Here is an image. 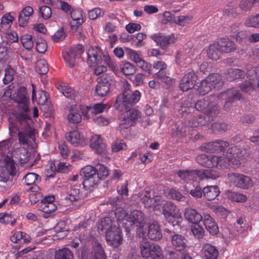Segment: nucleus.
<instances>
[{
  "label": "nucleus",
  "instance_id": "nucleus-18",
  "mask_svg": "<svg viewBox=\"0 0 259 259\" xmlns=\"http://www.w3.org/2000/svg\"><path fill=\"white\" fill-rule=\"evenodd\" d=\"M86 54L87 63L90 66L96 65L101 60V53L98 48L89 47Z\"/></svg>",
  "mask_w": 259,
  "mask_h": 259
},
{
  "label": "nucleus",
  "instance_id": "nucleus-6",
  "mask_svg": "<svg viewBox=\"0 0 259 259\" xmlns=\"http://www.w3.org/2000/svg\"><path fill=\"white\" fill-rule=\"evenodd\" d=\"M195 108L197 110L202 112L205 115L213 119L220 113L219 105L208 97L198 101L195 104Z\"/></svg>",
  "mask_w": 259,
  "mask_h": 259
},
{
  "label": "nucleus",
  "instance_id": "nucleus-22",
  "mask_svg": "<svg viewBox=\"0 0 259 259\" xmlns=\"http://www.w3.org/2000/svg\"><path fill=\"white\" fill-rule=\"evenodd\" d=\"M206 229L211 235H215L219 232V228L213 219L208 213H203L202 220Z\"/></svg>",
  "mask_w": 259,
  "mask_h": 259
},
{
  "label": "nucleus",
  "instance_id": "nucleus-58",
  "mask_svg": "<svg viewBox=\"0 0 259 259\" xmlns=\"http://www.w3.org/2000/svg\"><path fill=\"white\" fill-rule=\"evenodd\" d=\"M14 70L10 67L7 66L5 69V76L3 78V81L5 84H8L13 80L14 78Z\"/></svg>",
  "mask_w": 259,
  "mask_h": 259
},
{
  "label": "nucleus",
  "instance_id": "nucleus-48",
  "mask_svg": "<svg viewBox=\"0 0 259 259\" xmlns=\"http://www.w3.org/2000/svg\"><path fill=\"white\" fill-rule=\"evenodd\" d=\"M212 89L209 84V82L206 80V78L203 79L200 85L198 87L197 91L200 95L204 96L208 94Z\"/></svg>",
  "mask_w": 259,
  "mask_h": 259
},
{
  "label": "nucleus",
  "instance_id": "nucleus-57",
  "mask_svg": "<svg viewBox=\"0 0 259 259\" xmlns=\"http://www.w3.org/2000/svg\"><path fill=\"white\" fill-rule=\"evenodd\" d=\"M109 106L105 104L97 103L91 107V112L93 114H98L109 109Z\"/></svg>",
  "mask_w": 259,
  "mask_h": 259
},
{
  "label": "nucleus",
  "instance_id": "nucleus-13",
  "mask_svg": "<svg viewBox=\"0 0 259 259\" xmlns=\"http://www.w3.org/2000/svg\"><path fill=\"white\" fill-rule=\"evenodd\" d=\"M197 79V75L193 71H191L185 74L180 83V89L183 92H187L195 86Z\"/></svg>",
  "mask_w": 259,
  "mask_h": 259
},
{
  "label": "nucleus",
  "instance_id": "nucleus-59",
  "mask_svg": "<svg viewBox=\"0 0 259 259\" xmlns=\"http://www.w3.org/2000/svg\"><path fill=\"white\" fill-rule=\"evenodd\" d=\"M36 50L39 53H44L47 49V45L45 40L42 38H37L36 41Z\"/></svg>",
  "mask_w": 259,
  "mask_h": 259
},
{
  "label": "nucleus",
  "instance_id": "nucleus-28",
  "mask_svg": "<svg viewBox=\"0 0 259 259\" xmlns=\"http://www.w3.org/2000/svg\"><path fill=\"white\" fill-rule=\"evenodd\" d=\"M217 44L222 53H229L236 49L235 44L229 38H222Z\"/></svg>",
  "mask_w": 259,
  "mask_h": 259
},
{
  "label": "nucleus",
  "instance_id": "nucleus-20",
  "mask_svg": "<svg viewBox=\"0 0 259 259\" xmlns=\"http://www.w3.org/2000/svg\"><path fill=\"white\" fill-rule=\"evenodd\" d=\"M213 120V118L206 115L199 114L194 116L189 120V125L192 127H198L205 126Z\"/></svg>",
  "mask_w": 259,
  "mask_h": 259
},
{
  "label": "nucleus",
  "instance_id": "nucleus-36",
  "mask_svg": "<svg viewBox=\"0 0 259 259\" xmlns=\"http://www.w3.org/2000/svg\"><path fill=\"white\" fill-rule=\"evenodd\" d=\"M116 223L113 222L110 218L106 217L101 220L98 228L102 231H104L106 233L107 231L113 230V226H116Z\"/></svg>",
  "mask_w": 259,
  "mask_h": 259
},
{
  "label": "nucleus",
  "instance_id": "nucleus-52",
  "mask_svg": "<svg viewBox=\"0 0 259 259\" xmlns=\"http://www.w3.org/2000/svg\"><path fill=\"white\" fill-rule=\"evenodd\" d=\"M191 231L194 236L198 239L202 238L204 233L203 228L199 224V223L193 224L191 228Z\"/></svg>",
  "mask_w": 259,
  "mask_h": 259
},
{
  "label": "nucleus",
  "instance_id": "nucleus-8",
  "mask_svg": "<svg viewBox=\"0 0 259 259\" xmlns=\"http://www.w3.org/2000/svg\"><path fill=\"white\" fill-rule=\"evenodd\" d=\"M162 213L165 219L171 222L172 226L179 225L182 220L180 210L171 201H167L162 206Z\"/></svg>",
  "mask_w": 259,
  "mask_h": 259
},
{
  "label": "nucleus",
  "instance_id": "nucleus-41",
  "mask_svg": "<svg viewBox=\"0 0 259 259\" xmlns=\"http://www.w3.org/2000/svg\"><path fill=\"white\" fill-rule=\"evenodd\" d=\"M58 90L66 98L73 99L76 96L75 91L71 87L65 84H60L58 87Z\"/></svg>",
  "mask_w": 259,
  "mask_h": 259
},
{
  "label": "nucleus",
  "instance_id": "nucleus-7",
  "mask_svg": "<svg viewBox=\"0 0 259 259\" xmlns=\"http://www.w3.org/2000/svg\"><path fill=\"white\" fill-rule=\"evenodd\" d=\"M227 176L230 183L237 188L248 190L253 185V182L251 178L243 174L230 172L228 174Z\"/></svg>",
  "mask_w": 259,
  "mask_h": 259
},
{
  "label": "nucleus",
  "instance_id": "nucleus-12",
  "mask_svg": "<svg viewBox=\"0 0 259 259\" xmlns=\"http://www.w3.org/2000/svg\"><path fill=\"white\" fill-rule=\"evenodd\" d=\"M107 244L113 247L119 246L122 242L121 231L117 226H113V230L107 231L106 233Z\"/></svg>",
  "mask_w": 259,
  "mask_h": 259
},
{
  "label": "nucleus",
  "instance_id": "nucleus-24",
  "mask_svg": "<svg viewBox=\"0 0 259 259\" xmlns=\"http://www.w3.org/2000/svg\"><path fill=\"white\" fill-rule=\"evenodd\" d=\"M202 251L206 259H217L219 256V251L217 247L208 243L202 245Z\"/></svg>",
  "mask_w": 259,
  "mask_h": 259
},
{
  "label": "nucleus",
  "instance_id": "nucleus-11",
  "mask_svg": "<svg viewBox=\"0 0 259 259\" xmlns=\"http://www.w3.org/2000/svg\"><path fill=\"white\" fill-rule=\"evenodd\" d=\"M83 52L82 46L78 45L70 48L67 52H63V57L66 65L70 68L73 67L76 58L80 56Z\"/></svg>",
  "mask_w": 259,
  "mask_h": 259
},
{
  "label": "nucleus",
  "instance_id": "nucleus-56",
  "mask_svg": "<svg viewBox=\"0 0 259 259\" xmlns=\"http://www.w3.org/2000/svg\"><path fill=\"white\" fill-rule=\"evenodd\" d=\"M211 129L214 133H222L227 131L228 125L224 122H214L211 125Z\"/></svg>",
  "mask_w": 259,
  "mask_h": 259
},
{
  "label": "nucleus",
  "instance_id": "nucleus-45",
  "mask_svg": "<svg viewBox=\"0 0 259 259\" xmlns=\"http://www.w3.org/2000/svg\"><path fill=\"white\" fill-rule=\"evenodd\" d=\"M99 182V179L96 176L92 177L85 178L83 181L82 184L83 187L86 190H91V188L92 187H93L95 185L98 184Z\"/></svg>",
  "mask_w": 259,
  "mask_h": 259
},
{
  "label": "nucleus",
  "instance_id": "nucleus-14",
  "mask_svg": "<svg viewBox=\"0 0 259 259\" xmlns=\"http://www.w3.org/2000/svg\"><path fill=\"white\" fill-rule=\"evenodd\" d=\"M90 146L97 154L103 156L107 155V145L100 135H95L92 137Z\"/></svg>",
  "mask_w": 259,
  "mask_h": 259
},
{
  "label": "nucleus",
  "instance_id": "nucleus-37",
  "mask_svg": "<svg viewBox=\"0 0 259 259\" xmlns=\"http://www.w3.org/2000/svg\"><path fill=\"white\" fill-rule=\"evenodd\" d=\"M240 88L243 92L250 95L255 91L256 82L245 80L240 83Z\"/></svg>",
  "mask_w": 259,
  "mask_h": 259
},
{
  "label": "nucleus",
  "instance_id": "nucleus-9",
  "mask_svg": "<svg viewBox=\"0 0 259 259\" xmlns=\"http://www.w3.org/2000/svg\"><path fill=\"white\" fill-rule=\"evenodd\" d=\"M217 98L220 100L225 101L224 109L227 111L230 110V108L233 103L241 100L242 95L238 90L231 88L218 94Z\"/></svg>",
  "mask_w": 259,
  "mask_h": 259
},
{
  "label": "nucleus",
  "instance_id": "nucleus-2",
  "mask_svg": "<svg viewBox=\"0 0 259 259\" xmlns=\"http://www.w3.org/2000/svg\"><path fill=\"white\" fill-rule=\"evenodd\" d=\"M7 153L2 160L0 165V182L7 183L10 177L17 175L16 164H23L29 160V154L23 147L14 150L9 149V142L4 141L0 144V153Z\"/></svg>",
  "mask_w": 259,
  "mask_h": 259
},
{
  "label": "nucleus",
  "instance_id": "nucleus-44",
  "mask_svg": "<svg viewBox=\"0 0 259 259\" xmlns=\"http://www.w3.org/2000/svg\"><path fill=\"white\" fill-rule=\"evenodd\" d=\"M24 183L26 185H31L38 183L40 180V177L33 172L28 173L23 178Z\"/></svg>",
  "mask_w": 259,
  "mask_h": 259
},
{
  "label": "nucleus",
  "instance_id": "nucleus-54",
  "mask_svg": "<svg viewBox=\"0 0 259 259\" xmlns=\"http://www.w3.org/2000/svg\"><path fill=\"white\" fill-rule=\"evenodd\" d=\"M168 71L166 69L159 70L157 73L154 74V77L161 79L166 84H169L171 82V79L167 75Z\"/></svg>",
  "mask_w": 259,
  "mask_h": 259
},
{
  "label": "nucleus",
  "instance_id": "nucleus-38",
  "mask_svg": "<svg viewBox=\"0 0 259 259\" xmlns=\"http://www.w3.org/2000/svg\"><path fill=\"white\" fill-rule=\"evenodd\" d=\"M221 51L219 50V47L217 44H213L209 45L207 51V54L208 58L212 60H217L220 58V55Z\"/></svg>",
  "mask_w": 259,
  "mask_h": 259
},
{
  "label": "nucleus",
  "instance_id": "nucleus-46",
  "mask_svg": "<svg viewBox=\"0 0 259 259\" xmlns=\"http://www.w3.org/2000/svg\"><path fill=\"white\" fill-rule=\"evenodd\" d=\"M49 70L48 63L45 59H40L36 62V71L39 74H45Z\"/></svg>",
  "mask_w": 259,
  "mask_h": 259
},
{
  "label": "nucleus",
  "instance_id": "nucleus-51",
  "mask_svg": "<svg viewBox=\"0 0 259 259\" xmlns=\"http://www.w3.org/2000/svg\"><path fill=\"white\" fill-rule=\"evenodd\" d=\"M65 198L71 201L78 200L80 198L79 189L76 186L71 187Z\"/></svg>",
  "mask_w": 259,
  "mask_h": 259
},
{
  "label": "nucleus",
  "instance_id": "nucleus-16",
  "mask_svg": "<svg viewBox=\"0 0 259 259\" xmlns=\"http://www.w3.org/2000/svg\"><path fill=\"white\" fill-rule=\"evenodd\" d=\"M65 138L68 142L75 146H83L87 144L85 138L78 131L67 133Z\"/></svg>",
  "mask_w": 259,
  "mask_h": 259
},
{
  "label": "nucleus",
  "instance_id": "nucleus-32",
  "mask_svg": "<svg viewBox=\"0 0 259 259\" xmlns=\"http://www.w3.org/2000/svg\"><path fill=\"white\" fill-rule=\"evenodd\" d=\"M98 84L96 85L95 92L97 96H105L110 91V84L108 82H101V78H98Z\"/></svg>",
  "mask_w": 259,
  "mask_h": 259
},
{
  "label": "nucleus",
  "instance_id": "nucleus-30",
  "mask_svg": "<svg viewBox=\"0 0 259 259\" xmlns=\"http://www.w3.org/2000/svg\"><path fill=\"white\" fill-rule=\"evenodd\" d=\"M205 78L212 89L219 90L223 85L222 77L220 74L212 73Z\"/></svg>",
  "mask_w": 259,
  "mask_h": 259
},
{
  "label": "nucleus",
  "instance_id": "nucleus-17",
  "mask_svg": "<svg viewBox=\"0 0 259 259\" xmlns=\"http://www.w3.org/2000/svg\"><path fill=\"white\" fill-rule=\"evenodd\" d=\"M187 240L182 235L175 234L171 237V243L174 249L182 253L187 251Z\"/></svg>",
  "mask_w": 259,
  "mask_h": 259
},
{
  "label": "nucleus",
  "instance_id": "nucleus-25",
  "mask_svg": "<svg viewBox=\"0 0 259 259\" xmlns=\"http://www.w3.org/2000/svg\"><path fill=\"white\" fill-rule=\"evenodd\" d=\"M33 14V9L30 6L24 8L20 12L18 18L19 24L20 26H25L29 22L30 18Z\"/></svg>",
  "mask_w": 259,
  "mask_h": 259
},
{
  "label": "nucleus",
  "instance_id": "nucleus-60",
  "mask_svg": "<svg viewBox=\"0 0 259 259\" xmlns=\"http://www.w3.org/2000/svg\"><path fill=\"white\" fill-rule=\"evenodd\" d=\"M246 77L249 80L256 82L259 78V74H258L256 69L254 67H251L247 70Z\"/></svg>",
  "mask_w": 259,
  "mask_h": 259
},
{
  "label": "nucleus",
  "instance_id": "nucleus-35",
  "mask_svg": "<svg viewBox=\"0 0 259 259\" xmlns=\"http://www.w3.org/2000/svg\"><path fill=\"white\" fill-rule=\"evenodd\" d=\"M195 172L193 170L180 169L177 171L178 176L185 182L195 181Z\"/></svg>",
  "mask_w": 259,
  "mask_h": 259
},
{
  "label": "nucleus",
  "instance_id": "nucleus-19",
  "mask_svg": "<svg viewBox=\"0 0 259 259\" xmlns=\"http://www.w3.org/2000/svg\"><path fill=\"white\" fill-rule=\"evenodd\" d=\"M151 37L163 50L167 49L170 45L173 44L176 41V38L174 34L167 36L155 34Z\"/></svg>",
  "mask_w": 259,
  "mask_h": 259
},
{
  "label": "nucleus",
  "instance_id": "nucleus-43",
  "mask_svg": "<svg viewBox=\"0 0 259 259\" xmlns=\"http://www.w3.org/2000/svg\"><path fill=\"white\" fill-rule=\"evenodd\" d=\"M227 196L231 200L238 202H244L247 200L245 195L235 191H228Z\"/></svg>",
  "mask_w": 259,
  "mask_h": 259
},
{
  "label": "nucleus",
  "instance_id": "nucleus-5",
  "mask_svg": "<svg viewBox=\"0 0 259 259\" xmlns=\"http://www.w3.org/2000/svg\"><path fill=\"white\" fill-rule=\"evenodd\" d=\"M115 215L118 223L122 226L128 227L132 226L134 224L137 223V233L141 242L140 245L141 254L143 257H146V242L145 241V224L144 218L142 213L138 210H134L128 216L125 211L121 208H118L115 211Z\"/></svg>",
  "mask_w": 259,
  "mask_h": 259
},
{
  "label": "nucleus",
  "instance_id": "nucleus-27",
  "mask_svg": "<svg viewBox=\"0 0 259 259\" xmlns=\"http://www.w3.org/2000/svg\"><path fill=\"white\" fill-rule=\"evenodd\" d=\"M148 259H163V252L160 247L156 243H148Z\"/></svg>",
  "mask_w": 259,
  "mask_h": 259
},
{
  "label": "nucleus",
  "instance_id": "nucleus-34",
  "mask_svg": "<svg viewBox=\"0 0 259 259\" xmlns=\"http://www.w3.org/2000/svg\"><path fill=\"white\" fill-rule=\"evenodd\" d=\"M67 229L66 225L64 221H60L57 223L56 226L50 230L51 233H56V238L60 239L64 237L67 235Z\"/></svg>",
  "mask_w": 259,
  "mask_h": 259
},
{
  "label": "nucleus",
  "instance_id": "nucleus-50",
  "mask_svg": "<svg viewBox=\"0 0 259 259\" xmlns=\"http://www.w3.org/2000/svg\"><path fill=\"white\" fill-rule=\"evenodd\" d=\"M244 25L247 27L259 28V14L248 17Z\"/></svg>",
  "mask_w": 259,
  "mask_h": 259
},
{
  "label": "nucleus",
  "instance_id": "nucleus-10",
  "mask_svg": "<svg viewBox=\"0 0 259 259\" xmlns=\"http://www.w3.org/2000/svg\"><path fill=\"white\" fill-rule=\"evenodd\" d=\"M229 146L228 142L218 140L202 144L200 147V149L207 153H219L224 151Z\"/></svg>",
  "mask_w": 259,
  "mask_h": 259
},
{
  "label": "nucleus",
  "instance_id": "nucleus-3",
  "mask_svg": "<svg viewBox=\"0 0 259 259\" xmlns=\"http://www.w3.org/2000/svg\"><path fill=\"white\" fill-rule=\"evenodd\" d=\"M26 94V89L24 87H20L12 95V99L18 103V113L16 117L20 124L17 130L19 141L22 145H28L29 140L34 139V131L27 122L29 116Z\"/></svg>",
  "mask_w": 259,
  "mask_h": 259
},
{
  "label": "nucleus",
  "instance_id": "nucleus-49",
  "mask_svg": "<svg viewBox=\"0 0 259 259\" xmlns=\"http://www.w3.org/2000/svg\"><path fill=\"white\" fill-rule=\"evenodd\" d=\"M96 174L100 180L105 179L109 175L108 168L102 164H98L96 166Z\"/></svg>",
  "mask_w": 259,
  "mask_h": 259
},
{
  "label": "nucleus",
  "instance_id": "nucleus-47",
  "mask_svg": "<svg viewBox=\"0 0 259 259\" xmlns=\"http://www.w3.org/2000/svg\"><path fill=\"white\" fill-rule=\"evenodd\" d=\"M120 68L125 75H132L136 72L134 66L129 62L122 63L120 66Z\"/></svg>",
  "mask_w": 259,
  "mask_h": 259
},
{
  "label": "nucleus",
  "instance_id": "nucleus-4",
  "mask_svg": "<svg viewBox=\"0 0 259 259\" xmlns=\"http://www.w3.org/2000/svg\"><path fill=\"white\" fill-rule=\"evenodd\" d=\"M242 156L240 149L237 146H233L228 149L224 156H208L202 154L198 155L196 157V160L199 164L208 168L215 167L224 168L231 167L236 168L240 166Z\"/></svg>",
  "mask_w": 259,
  "mask_h": 259
},
{
  "label": "nucleus",
  "instance_id": "nucleus-21",
  "mask_svg": "<svg viewBox=\"0 0 259 259\" xmlns=\"http://www.w3.org/2000/svg\"><path fill=\"white\" fill-rule=\"evenodd\" d=\"M147 235L151 240H157L162 237L160 226L157 222L152 221L149 223Z\"/></svg>",
  "mask_w": 259,
  "mask_h": 259
},
{
  "label": "nucleus",
  "instance_id": "nucleus-29",
  "mask_svg": "<svg viewBox=\"0 0 259 259\" xmlns=\"http://www.w3.org/2000/svg\"><path fill=\"white\" fill-rule=\"evenodd\" d=\"M225 74L227 80L230 81L242 79L245 76L244 71L237 68H229L226 70Z\"/></svg>",
  "mask_w": 259,
  "mask_h": 259
},
{
  "label": "nucleus",
  "instance_id": "nucleus-55",
  "mask_svg": "<svg viewBox=\"0 0 259 259\" xmlns=\"http://www.w3.org/2000/svg\"><path fill=\"white\" fill-rule=\"evenodd\" d=\"M21 41L25 48L30 50L33 46V41L32 36L30 34H25L21 37Z\"/></svg>",
  "mask_w": 259,
  "mask_h": 259
},
{
  "label": "nucleus",
  "instance_id": "nucleus-15",
  "mask_svg": "<svg viewBox=\"0 0 259 259\" xmlns=\"http://www.w3.org/2000/svg\"><path fill=\"white\" fill-rule=\"evenodd\" d=\"M70 15L72 18L70 22L71 28L72 30L77 31L78 27L85 22V14L82 10L77 9L72 10Z\"/></svg>",
  "mask_w": 259,
  "mask_h": 259
},
{
  "label": "nucleus",
  "instance_id": "nucleus-33",
  "mask_svg": "<svg viewBox=\"0 0 259 259\" xmlns=\"http://www.w3.org/2000/svg\"><path fill=\"white\" fill-rule=\"evenodd\" d=\"M39 210L42 212V217L45 218H48L54 215L57 207L55 203L49 204H40Z\"/></svg>",
  "mask_w": 259,
  "mask_h": 259
},
{
  "label": "nucleus",
  "instance_id": "nucleus-39",
  "mask_svg": "<svg viewBox=\"0 0 259 259\" xmlns=\"http://www.w3.org/2000/svg\"><path fill=\"white\" fill-rule=\"evenodd\" d=\"M14 17L10 13L6 14L1 19L0 28L3 31L8 30L11 26Z\"/></svg>",
  "mask_w": 259,
  "mask_h": 259
},
{
  "label": "nucleus",
  "instance_id": "nucleus-23",
  "mask_svg": "<svg viewBox=\"0 0 259 259\" xmlns=\"http://www.w3.org/2000/svg\"><path fill=\"white\" fill-rule=\"evenodd\" d=\"M184 217L188 222L193 224L202 221L203 215L196 209L188 207L185 209Z\"/></svg>",
  "mask_w": 259,
  "mask_h": 259
},
{
  "label": "nucleus",
  "instance_id": "nucleus-64",
  "mask_svg": "<svg viewBox=\"0 0 259 259\" xmlns=\"http://www.w3.org/2000/svg\"><path fill=\"white\" fill-rule=\"evenodd\" d=\"M94 251L95 259H106L101 245L98 244L95 246Z\"/></svg>",
  "mask_w": 259,
  "mask_h": 259
},
{
  "label": "nucleus",
  "instance_id": "nucleus-53",
  "mask_svg": "<svg viewBox=\"0 0 259 259\" xmlns=\"http://www.w3.org/2000/svg\"><path fill=\"white\" fill-rule=\"evenodd\" d=\"M80 175L84 178L96 176V168H95L91 165H87L82 168Z\"/></svg>",
  "mask_w": 259,
  "mask_h": 259
},
{
  "label": "nucleus",
  "instance_id": "nucleus-26",
  "mask_svg": "<svg viewBox=\"0 0 259 259\" xmlns=\"http://www.w3.org/2000/svg\"><path fill=\"white\" fill-rule=\"evenodd\" d=\"M67 120L69 122L77 123L81 121V116L79 113L76 105H70L67 107Z\"/></svg>",
  "mask_w": 259,
  "mask_h": 259
},
{
  "label": "nucleus",
  "instance_id": "nucleus-63",
  "mask_svg": "<svg viewBox=\"0 0 259 259\" xmlns=\"http://www.w3.org/2000/svg\"><path fill=\"white\" fill-rule=\"evenodd\" d=\"M103 60L104 63L108 66V67L113 72L117 71L116 65L115 62L111 58L108 54L103 55Z\"/></svg>",
  "mask_w": 259,
  "mask_h": 259
},
{
  "label": "nucleus",
  "instance_id": "nucleus-61",
  "mask_svg": "<svg viewBox=\"0 0 259 259\" xmlns=\"http://www.w3.org/2000/svg\"><path fill=\"white\" fill-rule=\"evenodd\" d=\"M248 227V225H239L237 227H234L233 231L236 235L243 237L247 235Z\"/></svg>",
  "mask_w": 259,
  "mask_h": 259
},
{
  "label": "nucleus",
  "instance_id": "nucleus-62",
  "mask_svg": "<svg viewBox=\"0 0 259 259\" xmlns=\"http://www.w3.org/2000/svg\"><path fill=\"white\" fill-rule=\"evenodd\" d=\"M168 196L172 199L178 201H184L185 197L178 191L171 189L168 193Z\"/></svg>",
  "mask_w": 259,
  "mask_h": 259
},
{
  "label": "nucleus",
  "instance_id": "nucleus-1",
  "mask_svg": "<svg viewBox=\"0 0 259 259\" xmlns=\"http://www.w3.org/2000/svg\"><path fill=\"white\" fill-rule=\"evenodd\" d=\"M123 92L118 96L115 104L116 108L121 110L124 108L126 110L119 118V128L122 133L124 130L133 125L141 115V112L135 109L128 110L139 101L141 97L140 92L138 91L132 92L130 90V85L126 80L123 81Z\"/></svg>",
  "mask_w": 259,
  "mask_h": 259
},
{
  "label": "nucleus",
  "instance_id": "nucleus-40",
  "mask_svg": "<svg viewBox=\"0 0 259 259\" xmlns=\"http://www.w3.org/2000/svg\"><path fill=\"white\" fill-rule=\"evenodd\" d=\"M147 203L148 204V207L150 209H152L154 211H159L160 212L161 203L158 197L156 196L150 198V197L149 196L148 198L147 199Z\"/></svg>",
  "mask_w": 259,
  "mask_h": 259
},
{
  "label": "nucleus",
  "instance_id": "nucleus-31",
  "mask_svg": "<svg viewBox=\"0 0 259 259\" xmlns=\"http://www.w3.org/2000/svg\"><path fill=\"white\" fill-rule=\"evenodd\" d=\"M219 188L218 186H207L203 189V196L208 200L214 199L220 194Z\"/></svg>",
  "mask_w": 259,
  "mask_h": 259
},
{
  "label": "nucleus",
  "instance_id": "nucleus-42",
  "mask_svg": "<svg viewBox=\"0 0 259 259\" xmlns=\"http://www.w3.org/2000/svg\"><path fill=\"white\" fill-rule=\"evenodd\" d=\"M55 259H73V254L69 249L64 248L56 251Z\"/></svg>",
  "mask_w": 259,
  "mask_h": 259
}]
</instances>
